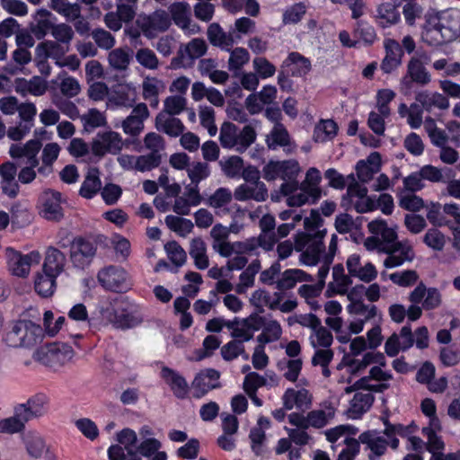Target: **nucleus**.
<instances>
[{"label":"nucleus","mask_w":460,"mask_h":460,"mask_svg":"<svg viewBox=\"0 0 460 460\" xmlns=\"http://www.w3.org/2000/svg\"><path fill=\"white\" fill-rule=\"evenodd\" d=\"M44 338V331L31 320L11 322L2 337L3 342L12 349H31L40 344Z\"/></svg>","instance_id":"1"},{"label":"nucleus","mask_w":460,"mask_h":460,"mask_svg":"<svg viewBox=\"0 0 460 460\" xmlns=\"http://www.w3.org/2000/svg\"><path fill=\"white\" fill-rule=\"evenodd\" d=\"M0 110L6 115L19 113L18 125L10 127L7 130V137L13 141L22 139L34 125L37 109L31 102L19 103L17 98L13 96L4 97L0 99Z\"/></svg>","instance_id":"2"},{"label":"nucleus","mask_w":460,"mask_h":460,"mask_svg":"<svg viewBox=\"0 0 460 460\" xmlns=\"http://www.w3.org/2000/svg\"><path fill=\"white\" fill-rule=\"evenodd\" d=\"M257 133L251 125L242 130L231 122H224L220 128L219 140L225 148H234L239 153L246 151L256 140Z\"/></svg>","instance_id":"3"},{"label":"nucleus","mask_w":460,"mask_h":460,"mask_svg":"<svg viewBox=\"0 0 460 460\" xmlns=\"http://www.w3.org/2000/svg\"><path fill=\"white\" fill-rule=\"evenodd\" d=\"M326 229L318 230L314 234L300 232L296 235L295 249L302 252L300 261L306 265H315L320 254L324 251L323 238Z\"/></svg>","instance_id":"4"},{"label":"nucleus","mask_w":460,"mask_h":460,"mask_svg":"<svg viewBox=\"0 0 460 460\" xmlns=\"http://www.w3.org/2000/svg\"><path fill=\"white\" fill-rule=\"evenodd\" d=\"M41 142L37 139L29 140L24 146L13 144L10 146L9 154L13 158L25 157L28 165L23 167L18 173V181L22 184H29L36 178L34 168L39 165L37 155L41 148Z\"/></svg>","instance_id":"5"},{"label":"nucleus","mask_w":460,"mask_h":460,"mask_svg":"<svg viewBox=\"0 0 460 460\" xmlns=\"http://www.w3.org/2000/svg\"><path fill=\"white\" fill-rule=\"evenodd\" d=\"M74 357L71 346L66 343H49L37 349L32 358L54 370L60 368L69 362Z\"/></svg>","instance_id":"6"},{"label":"nucleus","mask_w":460,"mask_h":460,"mask_svg":"<svg viewBox=\"0 0 460 460\" xmlns=\"http://www.w3.org/2000/svg\"><path fill=\"white\" fill-rule=\"evenodd\" d=\"M208 45L201 38L192 39L186 44H181L174 58H172L170 67L172 69L190 68L196 59L207 53Z\"/></svg>","instance_id":"7"},{"label":"nucleus","mask_w":460,"mask_h":460,"mask_svg":"<svg viewBox=\"0 0 460 460\" xmlns=\"http://www.w3.org/2000/svg\"><path fill=\"white\" fill-rule=\"evenodd\" d=\"M136 25L146 38L152 39L168 30L171 18L168 13L159 9L149 14L140 13L136 20Z\"/></svg>","instance_id":"8"},{"label":"nucleus","mask_w":460,"mask_h":460,"mask_svg":"<svg viewBox=\"0 0 460 460\" xmlns=\"http://www.w3.org/2000/svg\"><path fill=\"white\" fill-rule=\"evenodd\" d=\"M64 201L59 191L51 189L43 190L38 201L40 215L49 221L59 222L64 217V210L61 207Z\"/></svg>","instance_id":"9"},{"label":"nucleus","mask_w":460,"mask_h":460,"mask_svg":"<svg viewBox=\"0 0 460 460\" xmlns=\"http://www.w3.org/2000/svg\"><path fill=\"white\" fill-rule=\"evenodd\" d=\"M98 281L107 290L126 292L130 288V282L126 270L118 266H108L101 270L97 275Z\"/></svg>","instance_id":"10"},{"label":"nucleus","mask_w":460,"mask_h":460,"mask_svg":"<svg viewBox=\"0 0 460 460\" xmlns=\"http://www.w3.org/2000/svg\"><path fill=\"white\" fill-rule=\"evenodd\" d=\"M5 254L9 270L13 275L21 278L27 277L31 265L39 264L40 261V254L36 251L22 254L13 248H7Z\"/></svg>","instance_id":"11"},{"label":"nucleus","mask_w":460,"mask_h":460,"mask_svg":"<svg viewBox=\"0 0 460 460\" xmlns=\"http://www.w3.org/2000/svg\"><path fill=\"white\" fill-rule=\"evenodd\" d=\"M122 147L120 135L112 130L97 133L92 141V152L96 156H103L108 153L117 155Z\"/></svg>","instance_id":"12"},{"label":"nucleus","mask_w":460,"mask_h":460,"mask_svg":"<svg viewBox=\"0 0 460 460\" xmlns=\"http://www.w3.org/2000/svg\"><path fill=\"white\" fill-rule=\"evenodd\" d=\"M382 252L387 254L384 261L385 268L399 267L406 261H412L415 257L412 246L407 240L383 247Z\"/></svg>","instance_id":"13"},{"label":"nucleus","mask_w":460,"mask_h":460,"mask_svg":"<svg viewBox=\"0 0 460 460\" xmlns=\"http://www.w3.org/2000/svg\"><path fill=\"white\" fill-rule=\"evenodd\" d=\"M102 316L112 323L116 328H131L137 324V319L126 312L119 305V302L114 300L110 302L101 310Z\"/></svg>","instance_id":"14"},{"label":"nucleus","mask_w":460,"mask_h":460,"mask_svg":"<svg viewBox=\"0 0 460 460\" xmlns=\"http://www.w3.org/2000/svg\"><path fill=\"white\" fill-rule=\"evenodd\" d=\"M96 253V246L93 242L82 237L75 238L71 243L70 258L77 268L89 265Z\"/></svg>","instance_id":"15"},{"label":"nucleus","mask_w":460,"mask_h":460,"mask_svg":"<svg viewBox=\"0 0 460 460\" xmlns=\"http://www.w3.org/2000/svg\"><path fill=\"white\" fill-rule=\"evenodd\" d=\"M49 399L42 393L31 396L26 402L20 403L16 407L27 421L39 419L47 414Z\"/></svg>","instance_id":"16"},{"label":"nucleus","mask_w":460,"mask_h":460,"mask_svg":"<svg viewBox=\"0 0 460 460\" xmlns=\"http://www.w3.org/2000/svg\"><path fill=\"white\" fill-rule=\"evenodd\" d=\"M220 373L213 368H207L200 371L192 382L193 396L200 398L210 390L219 388Z\"/></svg>","instance_id":"17"},{"label":"nucleus","mask_w":460,"mask_h":460,"mask_svg":"<svg viewBox=\"0 0 460 460\" xmlns=\"http://www.w3.org/2000/svg\"><path fill=\"white\" fill-rule=\"evenodd\" d=\"M431 81V75L417 58H411L407 65V74L402 79V84L407 90H411L412 84L421 86L427 85Z\"/></svg>","instance_id":"18"},{"label":"nucleus","mask_w":460,"mask_h":460,"mask_svg":"<svg viewBox=\"0 0 460 460\" xmlns=\"http://www.w3.org/2000/svg\"><path fill=\"white\" fill-rule=\"evenodd\" d=\"M149 117L146 103L136 105L129 116L122 121L123 131L132 137L138 136L144 129V121Z\"/></svg>","instance_id":"19"},{"label":"nucleus","mask_w":460,"mask_h":460,"mask_svg":"<svg viewBox=\"0 0 460 460\" xmlns=\"http://www.w3.org/2000/svg\"><path fill=\"white\" fill-rule=\"evenodd\" d=\"M409 300L412 304L422 302V307L425 310H431L438 307L441 303V296L435 288H428L423 283H420L409 296Z\"/></svg>","instance_id":"20"},{"label":"nucleus","mask_w":460,"mask_h":460,"mask_svg":"<svg viewBox=\"0 0 460 460\" xmlns=\"http://www.w3.org/2000/svg\"><path fill=\"white\" fill-rule=\"evenodd\" d=\"M268 189L264 182L243 183L234 192V197L238 201L255 200L265 201L268 198Z\"/></svg>","instance_id":"21"},{"label":"nucleus","mask_w":460,"mask_h":460,"mask_svg":"<svg viewBox=\"0 0 460 460\" xmlns=\"http://www.w3.org/2000/svg\"><path fill=\"white\" fill-rule=\"evenodd\" d=\"M385 56L380 67L385 74H390L402 64L403 50L398 41L393 39L385 40Z\"/></svg>","instance_id":"22"},{"label":"nucleus","mask_w":460,"mask_h":460,"mask_svg":"<svg viewBox=\"0 0 460 460\" xmlns=\"http://www.w3.org/2000/svg\"><path fill=\"white\" fill-rule=\"evenodd\" d=\"M359 441L371 451L369 460H378L386 452L389 442L377 430H367L359 435Z\"/></svg>","instance_id":"23"},{"label":"nucleus","mask_w":460,"mask_h":460,"mask_svg":"<svg viewBox=\"0 0 460 460\" xmlns=\"http://www.w3.org/2000/svg\"><path fill=\"white\" fill-rule=\"evenodd\" d=\"M346 266L349 274L351 277L358 278L367 283L371 282L377 276V271L375 266L370 262L362 266L360 263V257L358 254L350 255L346 261Z\"/></svg>","instance_id":"24"},{"label":"nucleus","mask_w":460,"mask_h":460,"mask_svg":"<svg viewBox=\"0 0 460 460\" xmlns=\"http://www.w3.org/2000/svg\"><path fill=\"white\" fill-rule=\"evenodd\" d=\"M381 167V155L377 152L371 153L367 160H360L357 163V177L362 183L371 181Z\"/></svg>","instance_id":"25"},{"label":"nucleus","mask_w":460,"mask_h":460,"mask_svg":"<svg viewBox=\"0 0 460 460\" xmlns=\"http://www.w3.org/2000/svg\"><path fill=\"white\" fill-rule=\"evenodd\" d=\"M259 226L261 231L258 237L259 245L266 251L272 250L277 243L274 231L276 226L274 217L270 214L262 216L259 221Z\"/></svg>","instance_id":"26"},{"label":"nucleus","mask_w":460,"mask_h":460,"mask_svg":"<svg viewBox=\"0 0 460 460\" xmlns=\"http://www.w3.org/2000/svg\"><path fill=\"white\" fill-rule=\"evenodd\" d=\"M155 128L166 135L176 137L181 135L185 127L181 120L172 115L164 112H159L155 120Z\"/></svg>","instance_id":"27"},{"label":"nucleus","mask_w":460,"mask_h":460,"mask_svg":"<svg viewBox=\"0 0 460 460\" xmlns=\"http://www.w3.org/2000/svg\"><path fill=\"white\" fill-rule=\"evenodd\" d=\"M69 51V48L55 41V40H44L40 42L35 48V58L49 59L53 58L57 60V64L60 66L64 64L59 63L60 59L66 52Z\"/></svg>","instance_id":"28"},{"label":"nucleus","mask_w":460,"mask_h":460,"mask_svg":"<svg viewBox=\"0 0 460 460\" xmlns=\"http://www.w3.org/2000/svg\"><path fill=\"white\" fill-rule=\"evenodd\" d=\"M171 20L182 30H189L194 33L195 29H190L191 8L186 2H175L169 6Z\"/></svg>","instance_id":"29"},{"label":"nucleus","mask_w":460,"mask_h":460,"mask_svg":"<svg viewBox=\"0 0 460 460\" xmlns=\"http://www.w3.org/2000/svg\"><path fill=\"white\" fill-rule=\"evenodd\" d=\"M66 262V255L58 248L49 246L46 250L41 270L58 277L64 271Z\"/></svg>","instance_id":"30"},{"label":"nucleus","mask_w":460,"mask_h":460,"mask_svg":"<svg viewBox=\"0 0 460 460\" xmlns=\"http://www.w3.org/2000/svg\"><path fill=\"white\" fill-rule=\"evenodd\" d=\"M449 18L450 16L446 13H440L438 24H436L434 30H432L437 34L434 37H430L431 46L441 45L444 42L452 40L456 37V28L449 22Z\"/></svg>","instance_id":"31"},{"label":"nucleus","mask_w":460,"mask_h":460,"mask_svg":"<svg viewBox=\"0 0 460 460\" xmlns=\"http://www.w3.org/2000/svg\"><path fill=\"white\" fill-rule=\"evenodd\" d=\"M25 447L31 457L44 460H55V456L49 452L44 439L38 434H28L25 438Z\"/></svg>","instance_id":"32"},{"label":"nucleus","mask_w":460,"mask_h":460,"mask_svg":"<svg viewBox=\"0 0 460 460\" xmlns=\"http://www.w3.org/2000/svg\"><path fill=\"white\" fill-rule=\"evenodd\" d=\"M51 13L46 9H40L34 15L33 22H30L29 29L37 40H42L51 31L54 23L49 20Z\"/></svg>","instance_id":"33"},{"label":"nucleus","mask_w":460,"mask_h":460,"mask_svg":"<svg viewBox=\"0 0 460 460\" xmlns=\"http://www.w3.org/2000/svg\"><path fill=\"white\" fill-rule=\"evenodd\" d=\"M379 208L385 215H391L394 209V199L390 194L383 193L376 201L373 198L367 197L363 203H357L356 209L359 213L372 211Z\"/></svg>","instance_id":"34"},{"label":"nucleus","mask_w":460,"mask_h":460,"mask_svg":"<svg viewBox=\"0 0 460 460\" xmlns=\"http://www.w3.org/2000/svg\"><path fill=\"white\" fill-rule=\"evenodd\" d=\"M207 35L211 45L222 49H229L234 43V33L225 31L217 22L208 27Z\"/></svg>","instance_id":"35"},{"label":"nucleus","mask_w":460,"mask_h":460,"mask_svg":"<svg viewBox=\"0 0 460 460\" xmlns=\"http://www.w3.org/2000/svg\"><path fill=\"white\" fill-rule=\"evenodd\" d=\"M375 401L371 393L357 392L355 393L348 410V416L351 419H359L367 412Z\"/></svg>","instance_id":"36"},{"label":"nucleus","mask_w":460,"mask_h":460,"mask_svg":"<svg viewBox=\"0 0 460 460\" xmlns=\"http://www.w3.org/2000/svg\"><path fill=\"white\" fill-rule=\"evenodd\" d=\"M58 276L43 270L34 278V289L41 297L48 298L53 296L57 288Z\"/></svg>","instance_id":"37"},{"label":"nucleus","mask_w":460,"mask_h":460,"mask_svg":"<svg viewBox=\"0 0 460 460\" xmlns=\"http://www.w3.org/2000/svg\"><path fill=\"white\" fill-rule=\"evenodd\" d=\"M161 376L171 386L176 397L185 398L188 393V384L183 376L167 367L162 368Z\"/></svg>","instance_id":"38"},{"label":"nucleus","mask_w":460,"mask_h":460,"mask_svg":"<svg viewBox=\"0 0 460 460\" xmlns=\"http://www.w3.org/2000/svg\"><path fill=\"white\" fill-rule=\"evenodd\" d=\"M281 67L288 68L293 76H302L311 70V62L298 52H291Z\"/></svg>","instance_id":"39"},{"label":"nucleus","mask_w":460,"mask_h":460,"mask_svg":"<svg viewBox=\"0 0 460 460\" xmlns=\"http://www.w3.org/2000/svg\"><path fill=\"white\" fill-rule=\"evenodd\" d=\"M415 100L420 103L422 108L427 111H430L433 107L440 110H446L449 106L447 98L438 93L421 91L417 93Z\"/></svg>","instance_id":"40"},{"label":"nucleus","mask_w":460,"mask_h":460,"mask_svg":"<svg viewBox=\"0 0 460 460\" xmlns=\"http://www.w3.org/2000/svg\"><path fill=\"white\" fill-rule=\"evenodd\" d=\"M313 281V278L302 270H287L282 273L281 278L276 281V288L279 290L293 288L297 282Z\"/></svg>","instance_id":"41"},{"label":"nucleus","mask_w":460,"mask_h":460,"mask_svg":"<svg viewBox=\"0 0 460 460\" xmlns=\"http://www.w3.org/2000/svg\"><path fill=\"white\" fill-rule=\"evenodd\" d=\"M368 230L375 235H381L383 247H387L391 244L397 243V234L395 229L388 227L387 224L383 219L373 220L367 225Z\"/></svg>","instance_id":"42"},{"label":"nucleus","mask_w":460,"mask_h":460,"mask_svg":"<svg viewBox=\"0 0 460 460\" xmlns=\"http://www.w3.org/2000/svg\"><path fill=\"white\" fill-rule=\"evenodd\" d=\"M189 253L199 270H205L208 267L209 260L207 255V244L201 237H195L190 241Z\"/></svg>","instance_id":"43"},{"label":"nucleus","mask_w":460,"mask_h":460,"mask_svg":"<svg viewBox=\"0 0 460 460\" xmlns=\"http://www.w3.org/2000/svg\"><path fill=\"white\" fill-rule=\"evenodd\" d=\"M320 181L321 174L319 170L312 167L307 171L305 180L300 185V190H306L311 196L312 203L316 202L321 197L322 190L318 187Z\"/></svg>","instance_id":"44"},{"label":"nucleus","mask_w":460,"mask_h":460,"mask_svg":"<svg viewBox=\"0 0 460 460\" xmlns=\"http://www.w3.org/2000/svg\"><path fill=\"white\" fill-rule=\"evenodd\" d=\"M100 172L97 168H90L87 175L81 186L80 195L86 199H92L102 187V182L99 178Z\"/></svg>","instance_id":"45"},{"label":"nucleus","mask_w":460,"mask_h":460,"mask_svg":"<svg viewBox=\"0 0 460 460\" xmlns=\"http://www.w3.org/2000/svg\"><path fill=\"white\" fill-rule=\"evenodd\" d=\"M266 143L269 149L271 150L277 149L278 146H288L290 145L289 134L281 123H277L268 135Z\"/></svg>","instance_id":"46"},{"label":"nucleus","mask_w":460,"mask_h":460,"mask_svg":"<svg viewBox=\"0 0 460 460\" xmlns=\"http://www.w3.org/2000/svg\"><path fill=\"white\" fill-rule=\"evenodd\" d=\"M131 53L129 49L118 48L111 50L108 56V61L110 66L118 71H125L128 69L130 60Z\"/></svg>","instance_id":"47"},{"label":"nucleus","mask_w":460,"mask_h":460,"mask_svg":"<svg viewBox=\"0 0 460 460\" xmlns=\"http://www.w3.org/2000/svg\"><path fill=\"white\" fill-rule=\"evenodd\" d=\"M302 365L303 362L301 358H283L278 362L277 367L279 371L283 372V376L287 380L296 382L301 372Z\"/></svg>","instance_id":"48"},{"label":"nucleus","mask_w":460,"mask_h":460,"mask_svg":"<svg viewBox=\"0 0 460 460\" xmlns=\"http://www.w3.org/2000/svg\"><path fill=\"white\" fill-rule=\"evenodd\" d=\"M378 364L381 367L386 366L385 355L381 352H367L364 355L361 360L353 359L349 363V367L353 374L358 373L365 369L370 364Z\"/></svg>","instance_id":"49"},{"label":"nucleus","mask_w":460,"mask_h":460,"mask_svg":"<svg viewBox=\"0 0 460 460\" xmlns=\"http://www.w3.org/2000/svg\"><path fill=\"white\" fill-rule=\"evenodd\" d=\"M49 7L67 21H74L81 13V6L78 4H71L66 0H51Z\"/></svg>","instance_id":"50"},{"label":"nucleus","mask_w":460,"mask_h":460,"mask_svg":"<svg viewBox=\"0 0 460 460\" xmlns=\"http://www.w3.org/2000/svg\"><path fill=\"white\" fill-rule=\"evenodd\" d=\"M28 422L17 407L14 408V415L0 420V432L16 433L22 431Z\"/></svg>","instance_id":"51"},{"label":"nucleus","mask_w":460,"mask_h":460,"mask_svg":"<svg viewBox=\"0 0 460 460\" xmlns=\"http://www.w3.org/2000/svg\"><path fill=\"white\" fill-rule=\"evenodd\" d=\"M234 194L229 189L221 187L206 199V204L214 209L225 210V208L231 203Z\"/></svg>","instance_id":"52"},{"label":"nucleus","mask_w":460,"mask_h":460,"mask_svg":"<svg viewBox=\"0 0 460 460\" xmlns=\"http://www.w3.org/2000/svg\"><path fill=\"white\" fill-rule=\"evenodd\" d=\"M117 440L119 444L126 449L128 456H137V437L133 429H122L117 434Z\"/></svg>","instance_id":"53"},{"label":"nucleus","mask_w":460,"mask_h":460,"mask_svg":"<svg viewBox=\"0 0 460 460\" xmlns=\"http://www.w3.org/2000/svg\"><path fill=\"white\" fill-rule=\"evenodd\" d=\"M166 226L181 236H186L193 229V223L190 219L169 215L165 217Z\"/></svg>","instance_id":"54"},{"label":"nucleus","mask_w":460,"mask_h":460,"mask_svg":"<svg viewBox=\"0 0 460 460\" xmlns=\"http://www.w3.org/2000/svg\"><path fill=\"white\" fill-rule=\"evenodd\" d=\"M84 129L91 132L93 128L102 127L106 124V118L96 109H90L86 113L81 116Z\"/></svg>","instance_id":"55"},{"label":"nucleus","mask_w":460,"mask_h":460,"mask_svg":"<svg viewBox=\"0 0 460 460\" xmlns=\"http://www.w3.org/2000/svg\"><path fill=\"white\" fill-rule=\"evenodd\" d=\"M377 17L384 21L381 22L383 27L395 24L400 21V13L391 3H384L377 7Z\"/></svg>","instance_id":"56"},{"label":"nucleus","mask_w":460,"mask_h":460,"mask_svg":"<svg viewBox=\"0 0 460 460\" xmlns=\"http://www.w3.org/2000/svg\"><path fill=\"white\" fill-rule=\"evenodd\" d=\"M51 35L55 39V41L69 48V45L74 39L75 32L72 27L67 23H54Z\"/></svg>","instance_id":"57"},{"label":"nucleus","mask_w":460,"mask_h":460,"mask_svg":"<svg viewBox=\"0 0 460 460\" xmlns=\"http://www.w3.org/2000/svg\"><path fill=\"white\" fill-rule=\"evenodd\" d=\"M135 58L137 63L146 69L155 70L159 66V60L155 53L148 48L137 49Z\"/></svg>","instance_id":"58"},{"label":"nucleus","mask_w":460,"mask_h":460,"mask_svg":"<svg viewBox=\"0 0 460 460\" xmlns=\"http://www.w3.org/2000/svg\"><path fill=\"white\" fill-rule=\"evenodd\" d=\"M187 172L191 183L199 184L209 176L210 169L207 163L196 162L189 165Z\"/></svg>","instance_id":"59"},{"label":"nucleus","mask_w":460,"mask_h":460,"mask_svg":"<svg viewBox=\"0 0 460 460\" xmlns=\"http://www.w3.org/2000/svg\"><path fill=\"white\" fill-rule=\"evenodd\" d=\"M164 249L170 261L176 267H181L186 262L187 253L176 241H171L167 243L164 245Z\"/></svg>","instance_id":"60"},{"label":"nucleus","mask_w":460,"mask_h":460,"mask_svg":"<svg viewBox=\"0 0 460 460\" xmlns=\"http://www.w3.org/2000/svg\"><path fill=\"white\" fill-rule=\"evenodd\" d=\"M186 99L181 95L168 96L164 100V110L161 112L175 116L186 109Z\"/></svg>","instance_id":"61"},{"label":"nucleus","mask_w":460,"mask_h":460,"mask_svg":"<svg viewBox=\"0 0 460 460\" xmlns=\"http://www.w3.org/2000/svg\"><path fill=\"white\" fill-rule=\"evenodd\" d=\"M135 99L131 98L128 93L125 91H115L108 95L107 105L111 108L117 107H133Z\"/></svg>","instance_id":"62"},{"label":"nucleus","mask_w":460,"mask_h":460,"mask_svg":"<svg viewBox=\"0 0 460 460\" xmlns=\"http://www.w3.org/2000/svg\"><path fill=\"white\" fill-rule=\"evenodd\" d=\"M306 13V6L304 3H296L288 8L283 13L284 24H295L299 22Z\"/></svg>","instance_id":"63"},{"label":"nucleus","mask_w":460,"mask_h":460,"mask_svg":"<svg viewBox=\"0 0 460 460\" xmlns=\"http://www.w3.org/2000/svg\"><path fill=\"white\" fill-rule=\"evenodd\" d=\"M354 35L360 38L367 44H372L376 39L374 27L365 21L357 22Z\"/></svg>","instance_id":"64"}]
</instances>
